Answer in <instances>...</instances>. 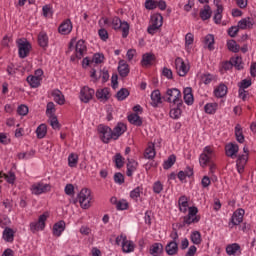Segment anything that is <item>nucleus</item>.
Returning a JSON list of instances; mask_svg holds the SVG:
<instances>
[{"instance_id": "473e14b6", "label": "nucleus", "mask_w": 256, "mask_h": 256, "mask_svg": "<svg viewBox=\"0 0 256 256\" xmlns=\"http://www.w3.org/2000/svg\"><path fill=\"white\" fill-rule=\"evenodd\" d=\"M149 253L152 256H160L163 253V244L154 243L150 246Z\"/></svg>"}, {"instance_id": "2f4dec72", "label": "nucleus", "mask_w": 256, "mask_h": 256, "mask_svg": "<svg viewBox=\"0 0 256 256\" xmlns=\"http://www.w3.org/2000/svg\"><path fill=\"white\" fill-rule=\"evenodd\" d=\"M128 121L131 125H135V127H141L143 125V119L139 114L132 113L128 115Z\"/></svg>"}, {"instance_id": "f257e3e1", "label": "nucleus", "mask_w": 256, "mask_h": 256, "mask_svg": "<svg viewBox=\"0 0 256 256\" xmlns=\"http://www.w3.org/2000/svg\"><path fill=\"white\" fill-rule=\"evenodd\" d=\"M110 25L114 31H122V38L127 39L129 37L130 25L128 21H122L119 16H114L110 19Z\"/></svg>"}, {"instance_id": "4be33fe9", "label": "nucleus", "mask_w": 256, "mask_h": 256, "mask_svg": "<svg viewBox=\"0 0 256 256\" xmlns=\"http://www.w3.org/2000/svg\"><path fill=\"white\" fill-rule=\"evenodd\" d=\"M65 227H66L65 221L60 220L56 222L52 228V233L54 237H61V235H63V232L65 231Z\"/></svg>"}, {"instance_id": "37998d69", "label": "nucleus", "mask_w": 256, "mask_h": 256, "mask_svg": "<svg viewBox=\"0 0 256 256\" xmlns=\"http://www.w3.org/2000/svg\"><path fill=\"white\" fill-rule=\"evenodd\" d=\"M187 177H193V168L187 167L186 171H179L178 172V179L180 181H185Z\"/></svg>"}, {"instance_id": "9d476101", "label": "nucleus", "mask_w": 256, "mask_h": 256, "mask_svg": "<svg viewBox=\"0 0 256 256\" xmlns=\"http://www.w3.org/2000/svg\"><path fill=\"white\" fill-rule=\"evenodd\" d=\"M98 134L102 143H109L113 139V130L109 126L100 124L98 126Z\"/></svg>"}, {"instance_id": "c03bdc74", "label": "nucleus", "mask_w": 256, "mask_h": 256, "mask_svg": "<svg viewBox=\"0 0 256 256\" xmlns=\"http://www.w3.org/2000/svg\"><path fill=\"white\" fill-rule=\"evenodd\" d=\"M142 193L143 187L137 186L136 188L130 191V197L133 199V201H139V197H141Z\"/></svg>"}, {"instance_id": "49530a36", "label": "nucleus", "mask_w": 256, "mask_h": 256, "mask_svg": "<svg viewBox=\"0 0 256 256\" xmlns=\"http://www.w3.org/2000/svg\"><path fill=\"white\" fill-rule=\"evenodd\" d=\"M129 95H130V92L127 88H121L116 94V99L118 101H125V99L129 97Z\"/></svg>"}, {"instance_id": "ddd939ff", "label": "nucleus", "mask_w": 256, "mask_h": 256, "mask_svg": "<svg viewBox=\"0 0 256 256\" xmlns=\"http://www.w3.org/2000/svg\"><path fill=\"white\" fill-rule=\"evenodd\" d=\"M243 217H245V210L242 208H238L232 214L230 221L228 223L229 227L233 229V227L237 225H241L243 223Z\"/></svg>"}, {"instance_id": "423d86ee", "label": "nucleus", "mask_w": 256, "mask_h": 256, "mask_svg": "<svg viewBox=\"0 0 256 256\" xmlns=\"http://www.w3.org/2000/svg\"><path fill=\"white\" fill-rule=\"evenodd\" d=\"M163 27V15L156 13L151 16V25L148 26L149 35H155Z\"/></svg>"}, {"instance_id": "3c124183", "label": "nucleus", "mask_w": 256, "mask_h": 256, "mask_svg": "<svg viewBox=\"0 0 256 256\" xmlns=\"http://www.w3.org/2000/svg\"><path fill=\"white\" fill-rule=\"evenodd\" d=\"M232 61V67H235L238 71H241L243 69V58L237 56L231 59Z\"/></svg>"}, {"instance_id": "aec40b11", "label": "nucleus", "mask_w": 256, "mask_h": 256, "mask_svg": "<svg viewBox=\"0 0 256 256\" xmlns=\"http://www.w3.org/2000/svg\"><path fill=\"white\" fill-rule=\"evenodd\" d=\"M96 97L101 103H107L111 98V92L109 91V88L98 89L96 91Z\"/></svg>"}, {"instance_id": "6e6552de", "label": "nucleus", "mask_w": 256, "mask_h": 256, "mask_svg": "<svg viewBox=\"0 0 256 256\" xmlns=\"http://www.w3.org/2000/svg\"><path fill=\"white\" fill-rule=\"evenodd\" d=\"M91 190L83 188L78 194V201L82 209H89L91 207Z\"/></svg>"}, {"instance_id": "f3484780", "label": "nucleus", "mask_w": 256, "mask_h": 256, "mask_svg": "<svg viewBox=\"0 0 256 256\" xmlns=\"http://www.w3.org/2000/svg\"><path fill=\"white\" fill-rule=\"evenodd\" d=\"M31 51V44L28 41L21 40L18 43V54L20 59H25Z\"/></svg>"}, {"instance_id": "7ed1b4c3", "label": "nucleus", "mask_w": 256, "mask_h": 256, "mask_svg": "<svg viewBox=\"0 0 256 256\" xmlns=\"http://www.w3.org/2000/svg\"><path fill=\"white\" fill-rule=\"evenodd\" d=\"M115 243L121 246L123 253H133V251H135V242L128 240L125 234L117 236Z\"/></svg>"}, {"instance_id": "c85d7f7f", "label": "nucleus", "mask_w": 256, "mask_h": 256, "mask_svg": "<svg viewBox=\"0 0 256 256\" xmlns=\"http://www.w3.org/2000/svg\"><path fill=\"white\" fill-rule=\"evenodd\" d=\"M219 109V104L217 102H210L204 105V111L207 115H215Z\"/></svg>"}, {"instance_id": "c9c22d12", "label": "nucleus", "mask_w": 256, "mask_h": 256, "mask_svg": "<svg viewBox=\"0 0 256 256\" xmlns=\"http://www.w3.org/2000/svg\"><path fill=\"white\" fill-rule=\"evenodd\" d=\"M153 61H155V55L151 53H145L142 56L141 65L142 67H149Z\"/></svg>"}, {"instance_id": "5fc2aeb1", "label": "nucleus", "mask_w": 256, "mask_h": 256, "mask_svg": "<svg viewBox=\"0 0 256 256\" xmlns=\"http://www.w3.org/2000/svg\"><path fill=\"white\" fill-rule=\"evenodd\" d=\"M190 239L194 245H201V232L199 231H194L191 233Z\"/></svg>"}, {"instance_id": "a878e982", "label": "nucleus", "mask_w": 256, "mask_h": 256, "mask_svg": "<svg viewBox=\"0 0 256 256\" xmlns=\"http://www.w3.org/2000/svg\"><path fill=\"white\" fill-rule=\"evenodd\" d=\"M138 167H139V163L137 161L133 159H128L127 171H126L127 177H133V173L137 171Z\"/></svg>"}, {"instance_id": "b1692460", "label": "nucleus", "mask_w": 256, "mask_h": 256, "mask_svg": "<svg viewBox=\"0 0 256 256\" xmlns=\"http://www.w3.org/2000/svg\"><path fill=\"white\" fill-rule=\"evenodd\" d=\"M51 95L57 105H65V95H63V92H61V90L54 89L52 90Z\"/></svg>"}, {"instance_id": "8fccbe9b", "label": "nucleus", "mask_w": 256, "mask_h": 256, "mask_svg": "<svg viewBox=\"0 0 256 256\" xmlns=\"http://www.w3.org/2000/svg\"><path fill=\"white\" fill-rule=\"evenodd\" d=\"M201 81L204 85H210L213 81H215V76L211 73H204L201 75Z\"/></svg>"}, {"instance_id": "6e6d98bb", "label": "nucleus", "mask_w": 256, "mask_h": 256, "mask_svg": "<svg viewBox=\"0 0 256 256\" xmlns=\"http://www.w3.org/2000/svg\"><path fill=\"white\" fill-rule=\"evenodd\" d=\"M222 19H223V9H221V8L216 9V11L214 12V16H213L214 23L216 25H220Z\"/></svg>"}, {"instance_id": "e433bc0d", "label": "nucleus", "mask_w": 256, "mask_h": 256, "mask_svg": "<svg viewBox=\"0 0 256 256\" xmlns=\"http://www.w3.org/2000/svg\"><path fill=\"white\" fill-rule=\"evenodd\" d=\"M27 83L32 87V89H37L41 85V78L34 75H30L26 79Z\"/></svg>"}, {"instance_id": "bb28decb", "label": "nucleus", "mask_w": 256, "mask_h": 256, "mask_svg": "<svg viewBox=\"0 0 256 256\" xmlns=\"http://www.w3.org/2000/svg\"><path fill=\"white\" fill-rule=\"evenodd\" d=\"M150 97L152 107H158L161 105V103H163L161 99V91L159 90H153Z\"/></svg>"}, {"instance_id": "a18cd8bd", "label": "nucleus", "mask_w": 256, "mask_h": 256, "mask_svg": "<svg viewBox=\"0 0 256 256\" xmlns=\"http://www.w3.org/2000/svg\"><path fill=\"white\" fill-rule=\"evenodd\" d=\"M157 152L155 151V145H150L146 148L144 157L146 159H155Z\"/></svg>"}, {"instance_id": "774afa93", "label": "nucleus", "mask_w": 256, "mask_h": 256, "mask_svg": "<svg viewBox=\"0 0 256 256\" xmlns=\"http://www.w3.org/2000/svg\"><path fill=\"white\" fill-rule=\"evenodd\" d=\"M239 25L237 26H231L229 29H228V35L229 37H237V33H239Z\"/></svg>"}, {"instance_id": "f704fd0d", "label": "nucleus", "mask_w": 256, "mask_h": 256, "mask_svg": "<svg viewBox=\"0 0 256 256\" xmlns=\"http://www.w3.org/2000/svg\"><path fill=\"white\" fill-rule=\"evenodd\" d=\"M214 95L218 99H221L227 95V85L225 84H220L218 87L214 89Z\"/></svg>"}, {"instance_id": "4468645a", "label": "nucleus", "mask_w": 256, "mask_h": 256, "mask_svg": "<svg viewBox=\"0 0 256 256\" xmlns=\"http://www.w3.org/2000/svg\"><path fill=\"white\" fill-rule=\"evenodd\" d=\"M175 69L179 77H185L189 73V64L183 61V58L178 57L175 59Z\"/></svg>"}, {"instance_id": "0eeeda50", "label": "nucleus", "mask_w": 256, "mask_h": 256, "mask_svg": "<svg viewBox=\"0 0 256 256\" xmlns=\"http://www.w3.org/2000/svg\"><path fill=\"white\" fill-rule=\"evenodd\" d=\"M243 152L244 154H239L236 156V169L240 175L245 171V165H247V161H249V148L244 146Z\"/></svg>"}, {"instance_id": "0e129e2a", "label": "nucleus", "mask_w": 256, "mask_h": 256, "mask_svg": "<svg viewBox=\"0 0 256 256\" xmlns=\"http://www.w3.org/2000/svg\"><path fill=\"white\" fill-rule=\"evenodd\" d=\"M195 41V36L193 33L189 32L185 36V47H189L190 45H193V42Z\"/></svg>"}, {"instance_id": "393cba45", "label": "nucleus", "mask_w": 256, "mask_h": 256, "mask_svg": "<svg viewBox=\"0 0 256 256\" xmlns=\"http://www.w3.org/2000/svg\"><path fill=\"white\" fill-rule=\"evenodd\" d=\"M129 64L125 60H120L118 62V72L120 77H127L129 75Z\"/></svg>"}, {"instance_id": "4c0bfd02", "label": "nucleus", "mask_w": 256, "mask_h": 256, "mask_svg": "<svg viewBox=\"0 0 256 256\" xmlns=\"http://www.w3.org/2000/svg\"><path fill=\"white\" fill-rule=\"evenodd\" d=\"M204 45L209 49V51H213L215 47V36L213 34H207L204 38Z\"/></svg>"}, {"instance_id": "de8ad7c7", "label": "nucleus", "mask_w": 256, "mask_h": 256, "mask_svg": "<svg viewBox=\"0 0 256 256\" xmlns=\"http://www.w3.org/2000/svg\"><path fill=\"white\" fill-rule=\"evenodd\" d=\"M227 47L232 53H239V51H241V46H239L235 40H229Z\"/></svg>"}, {"instance_id": "ea45409f", "label": "nucleus", "mask_w": 256, "mask_h": 256, "mask_svg": "<svg viewBox=\"0 0 256 256\" xmlns=\"http://www.w3.org/2000/svg\"><path fill=\"white\" fill-rule=\"evenodd\" d=\"M177 162V156L175 154H171L164 162H163V169H171L174 163Z\"/></svg>"}, {"instance_id": "338daca9", "label": "nucleus", "mask_w": 256, "mask_h": 256, "mask_svg": "<svg viewBox=\"0 0 256 256\" xmlns=\"http://www.w3.org/2000/svg\"><path fill=\"white\" fill-rule=\"evenodd\" d=\"M42 13L44 17H53V9L49 5L43 6Z\"/></svg>"}, {"instance_id": "412c9836", "label": "nucleus", "mask_w": 256, "mask_h": 256, "mask_svg": "<svg viewBox=\"0 0 256 256\" xmlns=\"http://www.w3.org/2000/svg\"><path fill=\"white\" fill-rule=\"evenodd\" d=\"M226 253L228 256H239L241 255V245L238 243L228 244L226 246Z\"/></svg>"}, {"instance_id": "2eb2a0df", "label": "nucleus", "mask_w": 256, "mask_h": 256, "mask_svg": "<svg viewBox=\"0 0 256 256\" xmlns=\"http://www.w3.org/2000/svg\"><path fill=\"white\" fill-rule=\"evenodd\" d=\"M93 95H95V90L88 86H84L80 90V101H82V103H89V101L93 99Z\"/></svg>"}, {"instance_id": "6ab92c4d", "label": "nucleus", "mask_w": 256, "mask_h": 256, "mask_svg": "<svg viewBox=\"0 0 256 256\" xmlns=\"http://www.w3.org/2000/svg\"><path fill=\"white\" fill-rule=\"evenodd\" d=\"M127 131V125H125L123 122H119L114 129L112 130V137L114 141H117L123 133Z\"/></svg>"}, {"instance_id": "f8f14e48", "label": "nucleus", "mask_w": 256, "mask_h": 256, "mask_svg": "<svg viewBox=\"0 0 256 256\" xmlns=\"http://www.w3.org/2000/svg\"><path fill=\"white\" fill-rule=\"evenodd\" d=\"M49 217V213H44L39 216L38 221L30 223V231L32 233H37V231H43L45 229V222Z\"/></svg>"}, {"instance_id": "dca6fc26", "label": "nucleus", "mask_w": 256, "mask_h": 256, "mask_svg": "<svg viewBox=\"0 0 256 256\" xmlns=\"http://www.w3.org/2000/svg\"><path fill=\"white\" fill-rule=\"evenodd\" d=\"M225 153L226 157H230V159H237V153H239V145L235 142L226 144Z\"/></svg>"}, {"instance_id": "72a5a7b5", "label": "nucleus", "mask_w": 256, "mask_h": 256, "mask_svg": "<svg viewBox=\"0 0 256 256\" xmlns=\"http://www.w3.org/2000/svg\"><path fill=\"white\" fill-rule=\"evenodd\" d=\"M38 44L42 47V49H46V47H49V36H47V33L45 32L39 33Z\"/></svg>"}, {"instance_id": "f03ea898", "label": "nucleus", "mask_w": 256, "mask_h": 256, "mask_svg": "<svg viewBox=\"0 0 256 256\" xmlns=\"http://www.w3.org/2000/svg\"><path fill=\"white\" fill-rule=\"evenodd\" d=\"M75 45V55L71 56L70 60L75 61V59H83L87 53V44H85L83 39L76 40L72 39L69 44V49H73Z\"/></svg>"}, {"instance_id": "603ef678", "label": "nucleus", "mask_w": 256, "mask_h": 256, "mask_svg": "<svg viewBox=\"0 0 256 256\" xmlns=\"http://www.w3.org/2000/svg\"><path fill=\"white\" fill-rule=\"evenodd\" d=\"M77 163H79V155L72 153L68 156V165L70 167H77Z\"/></svg>"}, {"instance_id": "052dcab7", "label": "nucleus", "mask_w": 256, "mask_h": 256, "mask_svg": "<svg viewBox=\"0 0 256 256\" xmlns=\"http://www.w3.org/2000/svg\"><path fill=\"white\" fill-rule=\"evenodd\" d=\"M46 114L48 115V117L55 116V103H53V102L47 103Z\"/></svg>"}, {"instance_id": "680f3d73", "label": "nucleus", "mask_w": 256, "mask_h": 256, "mask_svg": "<svg viewBox=\"0 0 256 256\" xmlns=\"http://www.w3.org/2000/svg\"><path fill=\"white\" fill-rule=\"evenodd\" d=\"M114 163H115L117 169H121V167H123V165H124L123 156H121L120 153H117L114 156Z\"/></svg>"}, {"instance_id": "a211bd4d", "label": "nucleus", "mask_w": 256, "mask_h": 256, "mask_svg": "<svg viewBox=\"0 0 256 256\" xmlns=\"http://www.w3.org/2000/svg\"><path fill=\"white\" fill-rule=\"evenodd\" d=\"M58 31L61 35H69V33L73 31V23L71 22V20L70 19L64 20L60 24Z\"/></svg>"}, {"instance_id": "69168bd1", "label": "nucleus", "mask_w": 256, "mask_h": 256, "mask_svg": "<svg viewBox=\"0 0 256 256\" xmlns=\"http://www.w3.org/2000/svg\"><path fill=\"white\" fill-rule=\"evenodd\" d=\"M145 8L148 11H153V9H157V1L155 0H146L145 1Z\"/></svg>"}, {"instance_id": "cd10ccee", "label": "nucleus", "mask_w": 256, "mask_h": 256, "mask_svg": "<svg viewBox=\"0 0 256 256\" xmlns=\"http://www.w3.org/2000/svg\"><path fill=\"white\" fill-rule=\"evenodd\" d=\"M178 205L179 211H181V213H187V211H189V198H187L185 195L180 196Z\"/></svg>"}, {"instance_id": "4d7b16f0", "label": "nucleus", "mask_w": 256, "mask_h": 256, "mask_svg": "<svg viewBox=\"0 0 256 256\" xmlns=\"http://www.w3.org/2000/svg\"><path fill=\"white\" fill-rule=\"evenodd\" d=\"M181 105H177L176 108H172L170 110V117L171 119H179V117H181Z\"/></svg>"}, {"instance_id": "5701e85b", "label": "nucleus", "mask_w": 256, "mask_h": 256, "mask_svg": "<svg viewBox=\"0 0 256 256\" xmlns=\"http://www.w3.org/2000/svg\"><path fill=\"white\" fill-rule=\"evenodd\" d=\"M165 251L167 255H170V256L177 255V253H179V244H177V242L175 241H170L165 246Z\"/></svg>"}, {"instance_id": "864d4df0", "label": "nucleus", "mask_w": 256, "mask_h": 256, "mask_svg": "<svg viewBox=\"0 0 256 256\" xmlns=\"http://www.w3.org/2000/svg\"><path fill=\"white\" fill-rule=\"evenodd\" d=\"M200 17L202 21H207V19H211V7L205 6L204 9L200 12Z\"/></svg>"}, {"instance_id": "1a4fd4ad", "label": "nucleus", "mask_w": 256, "mask_h": 256, "mask_svg": "<svg viewBox=\"0 0 256 256\" xmlns=\"http://www.w3.org/2000/svg\"><path fill=\"white\" fill-rule=\"evenodd\" d=\"M167 102L173 103L174 105H183L181 100V91L177 88H170L166 91Z\"/></svg>"}, {"instance_id": "20e7f679", "label": "nucleus", "mask_w": 256, "mask_h": 256, "mask_svg": "<svg viewBox=\"0 0 256 256\" xmlns=\"http://www.w3.org/2000/svg\"><path fill=\"white\" fill-rule=\"evenodd\" d=\"M215 157V150L211 146H205L202 153L199 156V164L203 168L207 167Z\"/></svg>"}, {"instance_id": "79ce46f5", "label": "nucleus", "mask_w": 256, "mask_h": 256, "mask_svg": "<svg viewBox=\"0 0 256 256\" xmlns=\"http://www.w3.org/2000/svg\"><path fill=\"white\" fill-rule=\"evenodd\" d=\"M36 135L38 139H45V136L47 135V125L40 124L36 129Z\"/></svg>"}, {"instance_id": "58836bf2", "label": "nucleus", "mask_w": 256, "mask_h": 256, "mask_svg": "<svg viewBox=\"0 0 256 256\" xmlns=\"http://www.w3.org/2000/svg\"><path fill=\"white\" fill-rule=\"evenodd\" d=\"M235 137L238 143H245V136L243 135V128L240 124L235 126Z\"/></svg>"}, {"instance_id": "13d9d810", "label": "nucleus", "mask_w": 256, "mask_h": 256, "mask_svg": "<svg viewBox=\"0 0 256 256\" xmlns=\"http://www.w3.org/2000/svg\"><path fill=\"white\" fill-rule=\"evenodd\" d=\"M103 61H105V55H103V53H95L92 57V63L96 65H100Z\"/></svg>"}, {"instance_id": "e2e57ef3", "label": "nucleus", "mask_w": 256, "mask_h": 256, "mask_svg": "<svg viewBox=\"0 0 256 256\" xmlns=\"http://www.w3.org/2000/svg\"><path fill=\"white\" fill-rule=\"evenodd\" d=\"M17 113H18V115L25 117V115H28V113H29V107H27V105H25V104H21L17 108Z\"/></svg>"}, {"instance_id": "9b49d317", "label": "nucleus", "mask_w": 256, "mask_h": 256, "mask_svg": "<svg viewBox=\"0 0 256 256\" xmlns=\"http://www.w3.org/2000/svg\"><path fill=\"white\" fill-rule=\"evenodd\" d=\"M30 191L32 195H43L51 191V185L43 182H36L31 185Z\"/></svg>"}, {"instance_id": "c756f323", "label": "nucleus", "mask_w": 256, "mask_h": 256, "mask_svg": "<svg viewBox=\"0 0 256 256\" xmlns=\"http://www.w3.org/2000/svg\"><path fill=\"white\" fill-rule=\"evenodd\" d=\"M238 27L239 29H242L243 31H245V29H252L253 28V19H251V17H246L241 19L238 22Z\"/></svg>"}, {"instance_id": "7c9ffc66", "label": "nucleus", "mask_w": 256, "mask_h": 256, "mask_svg": "<svg viewBox=\"0 0 256 256\" xmlns=\"http://www.w3.org/2000/svg\"><path fill=\"white\" fill-rule=\"evenodd\" d=\"M184 102L186 105H193L194 98H193V89L191 87L184 88Z\"/></svg>"}, {"instance_id": "09e8293b", "label": "nucleus", "mask_w": 256, "mask_h": 256, "mask_svg": "<svg viewBox=\"0 0 256 256\" xmlns=\"http://www.w3.org/2000/svg\"><path fill=\"white\" fill-rule=\"evenodd\" d=\"M164 185L161 181L157 180L152 185V191L155 193V195H160V193H163Z\"/></svg>"}, {"instance_id": "a19ab883", "label": "nucleus", "mask_w": 256, "mask_h": 256, "mask_svg": "<svg viewBox=\"0 0 256 256\" xmlns=\"http://www.w3.org/2000/svg\"><path fill=\"white\" fill-rule=\"evenodd\" d=\"M15 237V234L13 232V229L11 228H5L3 231V239L4 241H6L7 243H11L13 242V239Z\"/></svg>"}, {"instance_id": "39448f33", "label": "nucleus", "mask_w": 256, "mask_h": 256, "mask_svg": "<svg viewBox=\"0 0 256 256\" xmlns=\"http://www.w3.org/2000/svg\"><path fill=\"white\" fill-rule=\"evenodd\" d=\"M199 213V209L195 206L188 208V215L183 217V226L185 225H193V223H199L201 221V216L197 215Z\"/></svg>"}, {"instance_id": "bf43d9fd", "label": "nucleus", "mask_w": 256, "mask_h": 256, "mask_svg": "<svg viewBox=\"0 0 256 256\" xmlns=\"http://www.w3.org/2000/svg\"><path fill=\"white\" fill-rule=\"evenodd\" d=\"M116 208L118 211H125L129 209V203L125 199L119 200L116 205Z\"/></svg>"}]
</instances>
